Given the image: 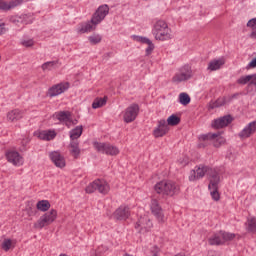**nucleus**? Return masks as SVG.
I'll return each instance as SVG.
<instances>
[{
	"label": "nucleus",
	"mask_w": 256,
	"mask_h": 256,
	"mask_svg": "<svg viewBox=\"0 0 256 256\" xmlns=\"http://www.w3.org/2000/svg\"><path fill=\"white\" fill-rule=\"evenodd\" d=\"M104 105H107V97L96 98L92 103V109H100V107H104Z\"/></svg>",
	"instance_id": "2f4dec72"
},
{
	"label": "nucleus",
	"mask_w": 256,
	"mask_h": 256,
	"mask_svg": "<svg viewBox=\"0 0 256 256\" xmlns=\"http://www.w3.org/2000/svg\"><path fill=\"white\" fill-rule=\"evenodd\" d=\"M3 251H9V249H11V247H13V241L11 239H4V241L2 242L1 245Z\"/></svg>",
	"instance_id": "58836bf2"
},
{
	"label": "nucleus",
	"mask_w": 256,
	"mask_h": 256,
	"mask_svg": "<svg viewBox=\"0 0 256 256\" xmlns=\"http://www.w3.org/2000/svg\"><path fill=\"white\" fill-rule=\"evenodd\" d=\"M70 153L71 155L77 159L79 157L81 150L79 149V141L77 140H72L70 142Z\"/></svg>",
	"instance_id": "bb28decb"
},
{
	"label": "nucleus",
	"mask_w": 256,
	"mask_h": 256,
	"mask_svg": "<svg viewBox=\"0 0 256 256\" xmlns=\"http://www.w3.org/2000/svg\"><path fill=\"white\" fill-rule=\"evenodd\" d=\"M237 83L238 85H247V83H249V85H256V74L241 76L237 80Z\"/></svg>",
	"instance_id": "393cba45"
},
{
	"label": "nucleus",
	"mask_w": 256,
	"mask_h": 256,
	"mask_svg": "<svg viewBox=\"0 0 256 256\" xmlns=\"http://www.w3.org/2000/svg\"><path fill=\"white\" fill-rule=\"evenodd\" d=\"M137 115H139V105L132 104L130 105L124 112V122L125 123H133L135 119H137Z\"/></svg>",
	"instance_id": "ddd939ff"
},
{
	"label": "nucleus",
	"mask_w": 256,
	"mask_h": 256,
	"mask_svg": "<svg viewBox=\"0 0 256 256\" xmlns=\"http://www.w3.org/2000/svg\"><path fill=\"white\" fill-rule=\"evenodd\" d=\"M152 35H154L156 41H169L172 39L171 29L167 25V22L163 20H158L152 29Z\"/></svg>",
	"instance_id": "f03ea898"
},
{
	"label": "nucleus",
	"mask_w": 256,
	"mask_h": 256,
	"mask_svg": "<svg viewBox=\"0 0 256 256\" xmlns=\"http://www.w3.org/2000/svg\"><path fill=\"white\" fill-rule=\"evenodd\" d=\"M23 115H25L23 110L13 109L7 113L6 119L10 123H17V121H21V119H23Z\"/></svg>",
	"instance_id": "b1692460"
},
{
	"label": "nucleus",
	"mask_w": 256,
	"mask_h": 256,
	"mask_svg": "<svg viewBox=\"0 0 256 256\" xmlns=\"http://www.w3.org/2000/svg\"><path fill=\"white\" fill-rule=\"evenodd\" d=\"M21 44L23 45V47H33L35 45V42L33 41V39H29L23 40Z\"/></svg>",
	"instance_id": "a19ab883"
},
{
	"label": "nucleus",
	"mask_w": 256,
	"mask_h": 256,
	"mask_svg": "<svg viewBox=\"0 0 256 256\" xmlns=\"http://www.w3.org/2000/svg\"><path fill=\"white\" fill-rule=\"evenodd\" d=\"M102 37L99 34H92L88 37V41L91 43V45H97L101 43Z\"/></svg>",
	"instance_id": "e433bc0d"
},
{
	"label": "nucleus",
	"mask_w": 256,
	"mask_h": 256,
	"mask_svg": "<svg viewBox=\"0 0 256 256\" xmlns=\"http://www.w3.org/2000/svg\"><path fill=\"white\" fill-rule=\"evenodd\" d=\"M150 209L152 214L156 217L158 223H165V214H163V208H161L157 198H152Z\"/></svg>",
	"instance_id": "9b49d317"
},
{
	"label": "nucleus",
	"mask_w": 256,
	"mask_h": 256,
	"mask_svg": "<svg viewBox=\"0 0 256 256\" xmlns=\"http://www.w3.org/2000/svg\"><path fill=\"white\" fill-rule=\"evenodd\" d=\"M256 133V121L250 122L245 128L238 134L240 139H249L251 135Z\"/></svg>",
	"instance_id": "412c9836"
},
{
	"label": "nucleus",
	"mask_w": 256,
	"mask_h": 256,
	"mask_svg": "<svg viewBox=\"0 0 256 256\" xmlns=\"http://www.w3.org/2000/svg\"><path fill=\"white\" fill-rule=\"evenodd\" d=\"M11 23L14 25H17V27H21L23 25H29L30 23H33L31 20V17L27 14H22L20 16H12L10 17Z\"/></svg>",
	"instance_id": "6ab92c4d"
},
{
	"label": "nucleus",
	"mask_w": 256,
	"mask_h": 256,
	"mask_svg": "<svg viewBox=\"0 0 256 256\" xmlns=\"http://www.w3.org/2000/svg\"><path fill=\"white\" fill-rule=\"evenodd\" d=\"M107 15H109V6L107 4L99 6L90 21L80 24L78 33H91V31H95L97 25H99Z\"/></svg>",
	"instance_id": "f257e3e1"
},
{
	"label": "nucleus",
	"mask_w": 256,
	"mask_h": 256,
	"mask_svg": "<svg viewBox=\"0 0 256 256\" xmlns=\"http://www.w3.org/2000/svg\"><path fill=\"white\" fill-rule=\"evenodd\" d=\"M220 181H221V178L219 176H214V178L210 180V183L208 185L210 195L214 201H219V199H221V195L219 194Z\"/></svg>",
	"instance_id": "f8f14e48"
},
{
	"label": "nucleus",
	"mask_w": 256,
	"mask_h": 256,
	"mask_svg": "<svg viewBox=\"0 0 256 256\" xmlns=\"http://www.w3.org/2000/svg\"><path fill=\"white\" fill-rule=\"evenodd\" d=\"M205 175H208L210 183L212 179L219 177L217 170L208 166H199L196 170L190 172L189 181H197V179H202Z\"/></svg>",
	"instance_id": "20e7f679"
},
{
	"label": "nucleus",
	"mask_w": 256,
	"mask_h": 256,
	"mask_svg": "<svg viewBox=\"0 0 256 256\" xmlns=\"http://www.w3.org/2000/svg\"><path fill=\"white\" fill-rule=\"evenodd\" d=\"M55 137H57L55 130H43L39 133V139L42 141H53Z\"/></svg>",
	"instance_id": "a878e982"
},
{
	"label": "nucleus",
	"mask_w": 256,
	"mask_h": 256,
	"mask_svg": "<svg viewBox=\"0 0 256 256\" xmlns=\"http://www.w3.org/2000/svg\"><path fill=\"white\" fill-rule=\"evenodd\" d=\"M129 215L131 212L129 211V207L120 206L113 214L114 219L117 221H125V219H129Z\"/></svg>",
	"instance_id": "4be33fe9"
},
{
	"label": "nucleus",
	"mask_w": 256,
	"mask_h": 256,
	"mask_svg": "<svg viewBox=\"0 0 256 256\" xmlns=\"http://www.w3.org/2000/svg\"><path fill=\"white\" fill-rule=\"evenodd\" d=\"M71 87L69 82H61L59 84L53 85L48 89L47 97L53 98L65 93Z\"/></svg>",
	"instance_id": "9d476101"
},
{
	"label": "nucleus",
	"mask_w": 256,
	"mask_h": 256,
	"mask_svg": "<svg viewBox=\"0 0 256 256\" xmlns=\"http://www.w3.org/2000/svg\"><path fill=\"white\" fill-rule=\"evenodd\" d=\"M246 229L248 233H256V218L249 217L246 223Z\"/></svg>",
	"instance_id": "c756f323"
},
{
	"label": "nucleus",
	"mask_w": 256,
	"mask_h": 256,
	"mask_svg": "<svg viewBox=\"0 0 256 256\" xmlns=\"http://www.w3.org/2000/svg\"><path fill=\"white\" fill-rule=\"evenodd\" d=\"M235 97H237V94H233V95L228 99V101H231L232 99H235Z\"/></svg>",
	"instance_id": "de8ad7c7"
},
{
	"label": "nucleus",
	"mask_w": 256,
	"mask_h": 256,
	"mask_svg": "<svg viewBox=\"0 0 256 256\" xmlns=\"http://www.w3.org/2000/svg\"><path fill=\"white\" fill-rule=\"evenodd\" d=\"M256 67V57L248 64L247 69H255Z\"/></svg>",
	"instance_id": "a18cd8bd"
},
{
	"label": "nucleus",
	"mask_w": 256,
	"mask_h": 256,
	"mask_svg": "<svg viewBox=\"0 0 256 256\" xmlns=\"http://www.w3.org/2000/svg\"><path fill=\"white\" fill-rule=\"evenodd\" d=\"M231 123H233V117H231V115H226L215 119L212 122V127L214 129H223V127H227L228 125H231Z\"/></svg>",
	"instance_id": "a211bd4d"
},
{
	"label": "nucleus",
	"mask_w": 256,
	"mask_h": 256,
	"mask_svg": "<svg viewBox=\"0 0 256 256\" xmlns=\"http://www.w3.org/2000/svg\"><path fill=\"white\" fill-rule=\"evenodd\" d=\"M134 41H137L138 43H144L146 45H149L153 43L149 38L143 37V36H133Z\"/></svg>",
	"instance_id": "4c0bfd02"
},
{
	"label": "nucleus",
	"mask_w": 256,
	"mask_h": 256,
	"mask_svg": "<svg viewBox=\"0 0 256 256\" xmlns=\"http://www.w3.org/2000/svg\"><path fill=\"white\" fill-rule=\"evenodd\" d=\"M222 65H225V61H223L222 59L212 60L208 64V70L209 71H217L218 69H221Z\"/></svg>",
	"instance_id": "c85d7f7f"
},
{
	"label": "nucleus",
	"mask_w": 256,
	"mask_h": 256,
	"mask_svg": "<svg viewBox=\"0 0 256 256\" xmlns=\"http://www.w3.org/2000/svg\"><path fill=\"white\" fill-rule=\"evenodd\" d=\"M83 135V126H77L70 131V139L77 141Z\"/></svg>",
	"instance_id": "cd10ccee"
},
{
	"label": "nucleus",
	"mask_w": 256,
	"mask_h": 256,
	"mask_svg": "<svg viewBox=\"0 0 256 256\" xmlns=\"http://www.w3.org/2000/svg\"><path fill=\"white\" fill-rule=\"evenodd\" d=\"M38 211H49V209H51V203H49L48 200H41L38 201L37 205H36Z\"/></svg>",
	"instance_id": "7c9ffc66"
},
{
	"label": "nucleus",
	"mask_w": 256,
	"mask_h": 256,
	"mask_svg": "<svg viewBox=\"0 0 256 256\" xmlns=\"http://www.w3.org/2000/svg\"><path fill=\"white\" fill-rule=\"evenodd\" d=\"M6 159L8 163H11L15 167H21V165H23V156H21V154H19L17 151H7Z\"/></svg>",
	"instance_id": "4468645a"
},
{
	"label": "nucleus",
	"mask_w": 256,
	"mask_h": 256,
	"mask_svg": "<svg viewBox=\"0 0 256 256\" xmlns=\"http://www.w3.org/2000/svg\"><path fill=\"white\" fill-rule=\"evenodd\" d=\"M0 10L1 11H9V3L4 0H0Z\"/></svg>",
	"instance_id": "79ce46f5"
},
{
	"label": "nucleus",
	"mask_w": 256,
	"mask_h": 256,
	"mask_svg": "<svg viewBox=\"0 0 256 256\" xmlns=\"http://www.w3.org/2000/svg\"><path fill=\"white\" fill-rule=\"evenodd\" d=\"M179 101L181 105H189V103H191V97L189 96V94L183 92L179 95Z\"/></svg>",
	"instance_id": "f704fd0d"
},
{
	"label": "nucleus",
	"mask_w": 256,
	"mask_h": 256,
	"mask_svg": "<svg viewBox=\"0 0 256 256\" xmlns=\"http://www.w3.org/2000/svg\"><path fill=\"white\" fill-rule=\"evenodd\" d=\"M135 227L136 229H139V233H148V231H151L153 223L151 222L149 217L144 216L138 220Z\"/></svg>",
	"instance_id": "dca6fc26"
},
{
	"label": "nucleus",
	"mask_w": 256,
	"mask_h": 256,
	"mask_svg": "<svg viewBox=\"0 0 256 256\" xmlns=\"http://www.w3.org/2000/svg\"><path fill=\"white\" fill-rule=\"evenodd\" d=\"M227 103V98L220 97L216 101L210 103V109H217V107H223Z\"/></svg>",
	"instance_id": "473e14b6"
},
{
	"label": "nucleus",
	"mask_w": 256,
	"mask_h": 256,
	"mask_svg": "<svg viewBox=\"0 0 256 256\" xmlns=\"http://www.w3.org/2000/svg\"><path fill=\"white\" fill-rule=\"evenodd\" d=\"M191 77H193V70H191V66L184 65L173 76L172 82L177 84L183 83V81H189Z\"/></svg>",
	"instance_id": "6e6552de"
},
{
	"label": "nucleus",
	"mask_w": 256,
	"mask_h": 256,
	"mask_svg": "<svg viewBox=\"0 0 256 256\" xmlns=\"http://www.w3.org/2000/svg\"><path fill=\"white\" fill-rule=\"evenodd\" d=\"M49 157L54 165H56L60 169H63V167H65V157H63V155H61L59 151L50 152Z\"/></svg>",
	"instance_id": "5701e85b"
},
{
	"label": "nucleus",
	"mask_w": 256,
	"mask_h": 256,
	"mask_svg": "<svg viewBox=\"0 0 256 256\" xmlns=\"http://www.w3.org/2000/svg\"><path fill=\"white\" fill-rule=\"evenodd\" d=\"M154 191H156L158 195H168L169 197H173V195L179 193V185L173 181L163 180L154 186Z\"/></svg>",
	"instance_id": "7ed1b4c3"
},
{
	"label": "nucleus",
	"mask_w": 256,
	"mask_h": 256,
	"mask_svg": "<svg viewBox=\"0 0 256 256\" xmlns=\"http://www.w3.org/2000/svg\"><path fill=\"white\" fill-rule=\"evenodd\" d=\"M235 239V234L220 231L218 233H215L208 239L209 245H224L227 241H233Z\"/></svg>",
	"instance_id": "0eeeda50"
},
{
	"label": "nucleus",
	"mask_w": 256,
	"mask_h": 256,
	"mask_svg": "<svg viewBox=\"0 0 256 256\" xmlns=\"http://www.w3.org/2000/svg\"><path fill=\"white\" fill-rule=\"evenodd\" d=\"M21 3H23V0H12L8 3L9 5V10L11 9H15V7H19V5H21Z\"/></svg>",
	"instance_id": "ea45409f"
},
{
	"label": "nucleus",
	"mask_w": 256,
	"mask_h": 256,
	"mask_svg": "<svg viewBox=\"0 0 256 256\" xmlns=\"http://www.w3.org/2000/svg\"><path fill=\"white\" fill-rule=\"evenodd\" d=\"M247 27H252V29H255L256 27V18H252L247 22Z\"/></svg>",
	"instance_id": "c03bdc74"
},
{
	"label": "nucleus",
	"mask_w": 256,
	"mask_h": 256,
	"mask_svg": "<svg viewBox=\"0 0 256 256\" xmlns=\"http://www.w3.org/2000/svg\"><path fill=\"white\" fill-rule=\"evenodd\" d=\"M169 133V125L164 119L158 121L157 128L153 131V135L156 138L165 137V134Z\"/></svg>",
	"instance_id": "aec40b11"
},
{
	"label": "nucleus",
	"mask_w": 256,
	"mask_h": 256,
	"mask_svg": "<svg viewBox=\"0 0 256 256\" xmlns=\"http://www.w3.org/2000/svg\"><path fill=\"white\" fill-rule=\"evenodd\" d=\"M59 61H49L42 64L41 69L44 71H51V69L55 68V65H57Z\"/></svg>",
	"instance_id": "c9c22d12"
},
{
	"label": "nucleus",
	"mask_w": 256,
	"mask_h": 256,
	"mask_svg": "<svg viewBox=\"0 0 256 256\" xmlns=\"http://www.w3.org/2000/svg\"><path fill=\"white\" fill-rule=\"evenodd\" d=\"M181 123V118L175 114H172L168 119H167V125H170L171 127H175L176 125H179Z\"/></svg>",
	"instance_id": "72a5a7b5"
},
{
	"label": "nucleus",
	"mask_w": 256,
	"mask_h": 256,
	"mask_svg": "<svg viewBox=\"0 0 256 256\" xmlns=\"http://www.w3.org/2000/svg\"><path fill=\"white\" fill-rule=\"evenodd\" d=\"M110 189L111 188L109 187V183H107V181L97 179L86 187V193H95V191H98V193H101L102 195H107Z\"/></svg>",
	"instance_id": "39448f33"
},
{
	"label": "nucleus",
	"mask_w": 256,
	"mask_h": 256,
	"mask_svg": "<svg viewBox=\"0 0 256 256\" xmlns=\"http://www.w3.org/2000/svg\"><path fill=\"white\" fill-rule=\"evenodd\" d=\"M154 49L155 45L153 44V42H151L150 44H148V47L146 48V55H151Z\"/></svg>",
	"instance_id": "37998d69"
},
{
	"label": "nucleus",
	"mask_w": 256,
	"mask_h": 256,
	"mask_svg": "<svg viewBox=\"0 0 256 256\" xmlns=\"http://www.w3.org/2000/svg\"><path fill=\"white\" fill-rule=\"evenodd\" d=\"M94 148L96 151H98V153H105V155H119V148L111 145L110 143L95 142Z\"/></svg>",
	"instance_id": "1a4fd4ad"
},
{
	"label": "nucleus",
	"mask_w": 256,
	"mask_h": 256,
	"mask_svg": "<svg viewBox=\"0 0 256 256\" xmlns=\"http://www.w3.org/2000/svg\"><path fill=\"white\" fill-rule=\"evenodd\" d=\"M99 253H101V248H98V250L96 251V256H99Z\"/></svg>",
	"instance_id": "09e8293b"
},
{
	"label": "nucleus",
	"mask_w": 256,
	"mask_h": 256,
	"mask_svg": "<svg viewBox=\"0 0 256 256\" xmlns=\"http://www.w3.org/2000/svg\"><path fill=\"white\" fill-rule=\"evenodd\" d=\"M77 123H78L77 119L73 120V118H71L70 127H73V125H77Z\"/></svg>",
	"instance_id": "49530a36"
},
{
	"label": "nucleus",
	"mask_w": 256,
	"mask_h": 256,
	"mask_svg": "<svg viewBox=\"0 0 256 256\" xmlns=\"http://www.w3.org/2000/svg\"><path fill=\"white\" fill-rule=\"evenodd\" d=\"M57 219V210L51 209L42 215L36 223H34V229H43V227H48Z\"/></svg>",
	"instance_id": "423d86ee"
},
{
	"label": "nucleus",
	"mask_w": 256,
	"mask_h": 256,
	"mask_svg": "<svg viewBox=\"0 0 256 256\" xmlns=\"http://www.w3.org/2000/svg\"><path fill=\"white\" fill-rule=\"evenodd\" d=\"M203 141H213L214 147H221L225 143V138L221 133H208L202 136Z\"/></svg>",
	"instance_id": "2eb2a0df"
},
{
	"label": "nucleus",
	"mask_w": 256,
	"mask_h": 256,
	"mask_svg": "<svg viewBox=\"0 0 256 256\" xmlns=\"http://www.w3.org/2000/svg\"><path fill=\"white\" fill-rule=\"evenodd\" d=\"M52 117L53 119H57L58 121H60V123H64V125H66L68 129L71 128V112L69 111L55 112Z\"/></svg>",
	"instance_id": "f3484780"
}]
</instances>
